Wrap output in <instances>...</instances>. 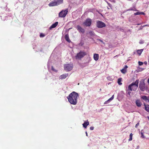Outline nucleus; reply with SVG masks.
<instances>
[{"instance_id": "3", "label": "nucleus", "mask_w": 149, "mask_h": 149, "mask_svg": "<svg viewBox=\"0 0 149 149\" xmlns=\"http://www.w3.org/2000/svg\"><path fill=\"white\" fill-rule=\"evenodd\" d=\"M86 54V52L84 51H80L75 56V58L76 59H81Z\"/></svg>"}, {"instance_id": "2", "label": "nucleus", "mask_w": 149, "mask_h": 149, "mask_svg": "<svg viewBox=\"0 0 149 149\" xmlns=\"http://www.w3.org/2000/svg\"><path fill=\"white\" fill-rule=\"evenodd\" d=\"M139 81V80H136L135 82H133L129 86L128 90L130 91V92H128L129 95H130L131 93L130 91L136 90L138 87Z\"/></svg>"}, {"instance_id": "33", "label": "nucleus", "mask_w": 149, "mask_h": 149, "mask_svg": "<svg viewBox=\"0 0 149 149\" xmlns=\"http://www.w3.org/2000/svg\"><path fill=\"white\" fill-rule=\"evenodd\" d=\"M107 4H108V5L110 7V8H111V4L110 3H109L108 2H107Z\"/></svg>"}, {"instance_id": "28", "label": "nucleus", "mask_w": 149, "mask_h": 149, "mask_svg": "<svg viewBox=\"0 0 149 149\" xmlns=\"http://www.w3.org/2000/svg\"><path fill=\"white\" fill-rule=\"evenodd\" d=\"M138 63L139 65H142L143 64V63L141 61H139Z\"/></svg>"}, {"instance_id": "9", "label": "nucleus", "mask_w": 149, "mask_h": 149, "mask_svg": "<svg viewBox=\"0 0 149 149\" xmlns=\"http://www.w3.org/2000/svg\"><path fill=\"white\" fill-rule=\"evenodd\" d=\"M77 30L79 31V32H81L82 33H84L85 32V30L84 29L82 28L81 26L79 25L77 26Z\"/></svg>"}, {"instance_id": "29", "label": "nucleus", "mask_w": 149, "mask_h": 149, "mask_svg": "<svg viewBox=\"0 0 149 149\" xmlns=\"http://www.w3.org/2000/svg\"><path fill=\"white\" fill-rule=\"evenodd\" d=\"M134 15H140V12H136L134 13Z\"/></svg>"}, {"instance_id": "5", "label": "nucleus", "mask_w": 149, "mask_h": 149, "mask_svg": "<svg viewBox=\"0 0 149 149\" xmlns=\"http://www.w3.org/2000/svg\"><path fill=\"white\" fill-rule=\"evenodd\" d=\"M139 87L140 89L142 91H143L145 90V84L144 82V80H141L140 82Z\"/></svg>"}, {"instance_id": "24", "label": "nucleus", "mask_w": 149, "mask_h": 149, "mask_svg": "<svg viewBox=\"0 0 149 149\" xmlns=\"http://www.w3.org/2000/svg\"><path fill=\"white\" fill-rule=\"evenodd\" d=\"M122 81V78H119L118 79V84L120 85H121L122 84V83L121 82Z\"/></svg>"}, {"instance_id": "27", "label": "nucleus", "mask_w": 149, "mask_h": 149, "mask_svg": "<svg viewBox=\"0 0 149 149\" xmlns=\"http://www.w3.org/2000/svg\"><path fill=\"white\" fill-rule=\"evenodd\" d=\"M52 71L55 72H57V70H55L54 68V67L53 66L52 67Z\"/></svg>"}, {"instance_id": "37", "label": "nucleus", "mask_w": 149, "mask_h": 149, "mask_svg": "<svg viewBox=\"0 0 149 149\" xmlns=\"http://www.w3.org/2000/svg\"><path fill=\"white\" fill-rule=\"evenodd\" d=\"M149 26V25H148V24H146V25H144L143 26V27H145V26Z\"/></svg>"}, {"instance_id": "32", "label": "nucleus", "mask_w": 149, "mask_h": 149, "mask_svg": "<svg viewBox=\"0 0 149 149\" xmlns=\"http://www.w3.org/2000/svg\"><path fill=\"white\" fill-rule=\"evenodd\" d=\"M139 123H137L135 125V127L136 128L139 125Z\"/></svg>"}, {"instance_id": "20", "label": "nucleus", "mask_w": 149, "mask_h": 149, "mask_svg": "<svg viewBox=\"0 0 149 149\" xmlns=\"http://www.w3.org/2000/svg\"><path fill=\"white\" fill-rule=\"evenodd\" d=\"M65 40L68 42H70V40L69 39L68 35H65Z\"/></svg>"}, {"instance_id": "30", "label": "nucleus", "mask_w": 149, "mask_h": 149, "mask_svg": "<svg viewBox=\"0 0 149 149\" xmlns=\"http://www.w3.org/2000/svg\"><path fill=\"white\" fill-rule=\"evenodd\" d=\"M45 36V35L44 34H42V33H41V34H40V37H44V36Z\"/></svg>"}, {"instance_id": "1", "label": "nucleus", "mask_w": 149, "mask_h": 149, "mask_svg": "<svg viewBox=\"0 0 149 149\" xmlns=\"http://www.w3.org/2000/svg\"><path fill=\"white\" fill-rule=\"evenodd\" d=\"M78 93L74 91L70 93L67 97L69 102L71 104L75 105L77 103V98L79 97Z\"/></svg>"}, {"instance_id": "22", "label": "nucleus", "mask_w": 149, "mask_h": 149, "mask_svg": "<svg viewBox=\"0 0 149 149\" xmlns=\"http://www.w3.org/2000/svg\"><path fill=\"white\" fill-rule=\"evenodd\" d=\"M143 49H139L137 51V53L139 55H140L143 51Z\"/></svg>"}, {"instance_id": "38", "label": "nucleus", "mask_w": 149, "mask_h": 149, "mask_svg": "<svg viewBox=\"0 0 149 149\" xmlns=\"http://www.w3.org/2000/svg\"><path fill=\"white\" fill-rule=\"evenodd\" d=\"M148 84H149V78L148 79Z\"/></svg>"}, {"instance_id": "39", "label": "nucleus", "mask_w": 149, "mask_h": 149, "mask_svg": "<svg viewBox=\"0 0 149 149\" xmlns=\"http://www.w3.org/2000/svg\"><path fill=\"white\" fill-rule=\"evenodd\" d=\"M86 136H88V134H87V132H86Z\"/></svg>"}, {"instance_id": "16", "label": "nucleus", "mask_w": 149, "mask_h": 149, "mask_svg": "<svg viewBox=\"0 0 149 149\" xmlns=\"http://www.w3.org/2000/svg\"><path fill=\"white\" fill-rule=\"evenodd\" d=\"M58 22H56L52 24L49 28L50 30L52 29V28H54L56 27V26L58 24Z\"/></svg>"}, {"instance_id": "26", "label": "nucleus", "mask_w": 149, "mask_h": 149, "mask_svg": "<svg viewBox=\"0 0 149 149\" xmlns=\"http://www.w3.org/2000/svg\"><path fill=\"white\" fill-rule=\"evenodd\" d=\"M113 98H114V95H113L111 98H110L108 100L109 102L110 101L113 100Z\"/></svg>"}, {"instance_id": "25", "label": "nucleus", "mask_w": 149, "mask_h": 149, "mask_svg": "<svg viewBox=\"0 0 149 149\" xmlns=\"http://www.w3.org/2000/svg\"><path fill=\"white\" fill-rule=\"evenodd\" d=\"M141 138H145V137L143 135V133L141 131Z\"/></svg>"}, {"instance_id": "13", "label": "nucleus", "mask_w": 149, "mask_h": 149, "mask_svg": "<svg viewBox=\"0 0 149 149\" xmlns=\"http://www.w3.org/2000/svg\"><path fill=\"white\" fill-rule=\"evenodd\" d=\"M68 76V74H64L61 75L59 77V78L61 79H65L66 77Z\"/></svg>"}, {"instance_id": "23", "label": "nucleus", "mask_w": 149, "mask_h": 149, "mask_svg": "<svg viewBox=\"0 0 149 149\" xmlns=\"http://www.w3.org/2000/svg\"><path fill=\"white\" fill-rule=\"evenodd\" d=\"M133 135V134L132 133H131L130 134V138L128 140V141H131L132 140Z\"/></svg>"}, {"instance_id": "8", "label": "nucleus", "mask_w": 149, "mask_h": 149, "mask_svg": "<svg viewBox=\"0 0 149 149\" xmlns=\"http://www.w3.org/2000/svg\"><path fill=\"white\" fill-rule=\"evenodd\" d=\"M96 26L98 28H102L105 27L106 25L104 22L98 21L97 22Z\"/></svg>"}, {"instance_id": "6", "label": "nucleus", "mask_w": 149, "mask_h": 149, "mask_svg": "<svg viewBox=\"0 0 149 149\" xmlns=\"http://www.w3.org/2000/svg\"><path fill=\"white\" fill-rule=\"evenodd\" d=\"M92 24V20L90 18H87L83 22V25L86 26H90Z\"/></svg>"}, {"instance_id": "15", "label": "nucleus", "mask_w": 149, "mask_h": 149, "mask_svg": "<svg viewBox=\"0 0 149 149\" xmlns=\"http://www.w3.org/2000/svg\"><path fill=\"white\" fill-rule=\"evenodd\" d=\"M135 103L136 106L139 107H141L142 105V103L139 100H137L136 101Z\"/></svg>"}, {"instance_id": "19", "label": "nucleus", "mask_w": 149, "mask_h": 149, "mask_svg": "<svg viewBox=\"0 0 149 149\" xmlns=\"http://www.w3.org/2000/svg\"><path fill=\"white\" fill-rule=\"evenodd\" d=\"M145 106V110L148 112L149 113V105H146L145 103L144 104Z\"/></svg>"}, {"instance_id": "34", "label": "nucleus", "mask_w": 149, "mask_h": 149, "mask_svg": "<svg viewBox=\"0 0 149 149\" xmlns=\"http://www.w3.org/2000/svg\"><path fill=\"white\" fill-rule=\"evenodd\" d=\"M109 101L108 100H107L105 102H104V104H107L109 103Z\"/></svg>"}, {"instance_id": "4", "label": "nucleus", "mask_w": 149, "mask_h": 149, "mask_svg": "<svg viewBox=\"0 0 149 149\" xmlns=\"http://www.w3.org/2000/svg\"><path fill=\"white\" fill-rule=\"evenodd\" d=\"M73 65L72 64H66L64 65V68L67 71H69L73 68Z\"/></svg>"}, {"instance_id": "18", "label": "nucleus", "mask_w": 149, "mask_h": 149, "mask_svg": "<svg viewBox=\"0 0 149 149\" xmlns=\"http://www.w3.org/2000/svg\"><path fill=\"white\" fill-rule=\"evenodd\" d=\"M89 125V122L88 121V120H87L86 122H84L83 124V126L84 127L86 128L87 126Z\"/></svg>"}, {"instance_id": "17", "label": "nucleus", "mask_w": 149, "mask_h": 149, "mask_svg": "<svg viewBox=\"0 0 149 149\" xmlns=\"http://www.w3.org/2000/svg\"><path fill=\"white\" fill-rule=\"evenodd\" d=\"M99 56L98 54H93V58L94 59L97 61L99 59Z\"/></svg>"}, {"instance_id": "41", "label": "nucleus", "mask_w": 149, "mask_h": 149, "mask_svg": "<svg viewBox=\"0 0 149 149\" xmlns=\"http://www.w3.org/2000/svg\"><path fill=\"white\" fill-rule=\"evenodd\" d=\"M100 40V41L102 42H103V41L102 40Z\"/></svg>"}, {"instance_id": "31", "label": "nucleus", "mask_w": 149, "mask_h": 149, "mask_svg": "<svg viewBox=\"0 0 149 149\" xmlns=\"http://www.w3.org/2000/svg\"><path fill=\"white\" fill-rule=\"evenodd\" d=\"M144 43V42L143 41H142V40H141L140 41V42H139V43L140 44H143V43Z\"/></svg>"}, {"instance_id": "11", "label": "nucleus", "mask_w": 149, "mask_h": 149, "mask_svg": "<svg viewBox=\"0 0 149 149\" xmlns=\"http://www.w3.org/2000/svg\"><path fill=\"white\" fill-rule=\"evenodd\" d=\"M128 68V66L127 65H125L124 68L120 70L121 72L124 74L126 73L127 72V69Z\"/></svg>"}, {"instance_id": "7", "label": "nucleus", "mask_w": 149, "mask_h": 149, "mask_svg": "<svg viewBox=\"0 0 149 149\" xmlns=\"http://www.w3.org/2000/svg\"><path fill=\"white\" fill-rule=\"evenodd\" d=\"M68 9H67L64 10H62L59 13V16L61 17H65L68 13Z\"/></svg>"}, {"instance_id": "35", "label": "nucleus", "mask_w": 149, "mask_h": 149, "mask_svg": "<svg viewBox=\"0 0 149 149\" xmlns=\"http://www.w3.org/2000/svg\"><path fill=\"white\" fill-rule=\"evenodd\" d=\"M93 129H94V127H93L91 126V127H90V129L91 130H93Z\"/></svg>"}, {"instance_id": "14", "label": "nucleus", "mask_w": 149, "mask_h": 149, "mask_svg": "<svg viewBox=\"0 0 149 149\" xmlns=\"http://www.w3.org/2000/svg\"><path fill=\"white\" fill-rule=\"evenodd\" d=\"M90 61V60H88V61H86L85 62H84V63H82L81 64V66L82 67H84L88 65V63Z\"/></svg>"}, {"instance_id": "10", "label": "nucleus", "mask_w": 149, "mask_h": 149, "mask_svg": "<svg viewBox=\"0 0 149 149\" xmlns=\"http://www.w3.org/2000/svg\"><path fill=\"white\" fill-rule=\"evenodd\" d=\"M57 5L55 0H54V1L51 2L48 5L49 6H53Z\"/></svg>"}, {"instance_id": "21", "label": "nucleus", "mask_w": 149, "mask_h": 149, "mask_svg": "<svg viewBox=\"0 0 149 149\" xmlns=\"http://www.w3.org/2000/svg\"><path fill=\"white\" fill-rule=\"evenodd\" d=\"M55 1L57 5H59L63 3V0H55Z\"/></svg>"}, {"instance_id": "36", "label": "nucleus", "mask_w": 149, "mask_h": 149, "mask_svg": "<svg viewBox=\"0 0 149 149\" xmlns=\"http://www.w3.org/2000/svg\"><path fill=\"white\" fill-rule=\"evenodd\" d=\"M145 14V13L143 12H140V15H144Z\"/></svg>"}, {"instance_id": "40", "label": "nucleus", "mask_w": 149, "mask_h": 149, "mask_svg": "<svg viewBox=\"0 0 149 149\" xmlns=\"http://www.w3.org/2000/svg\"><path fill=\"white\" fill-rule=\"evenodd\" d=\"M147 118L148 119V120H149V116H147Z\"/></svg>"}, {"instance_id": "12", "label": "nucleus", "mask_w": 149, "mask_h": 149, "mask_svg": "<svg viewBox=\"0 0 149 149\" xmlns=\"http://www.w3.org/2000/svg\"><path fill=\"white\" fill-rule=\"evenodd\" d=\"M141 97L146 102H149V96L147 97L145 95H143Z\"/></svg>"}]
</instances>
